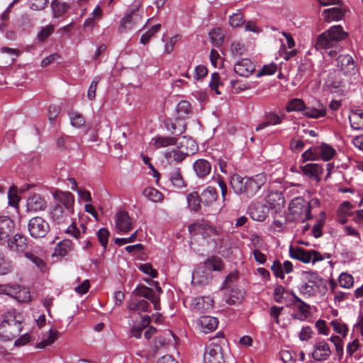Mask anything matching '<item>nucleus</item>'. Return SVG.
<instances>
[{
  "instance_id": "1",
  "label": "nucleus",
  "mask_w": 363,
  "mask_h": 363,
  "mask_svg": "<svg viewBox=\"0 0 363 363\" xmlns=\"http://www.w3.org/2000/svg\"><path fill=\"white\" fill-rule=\"evenodd\" d=\"M266 177L264 174L255 177H241L234 174L230 177V186L235 194L251 198L254 196L265 184Z\"/></svg>"
},
{
  "instance_id": "2",
  "label": "nucleus",
  "mask_w": 363,
  "mask_h": 363,
  "mask_svg": "<svg viewBox=\"0 0 363 363\" xmlns=\"http://www.w3.org/2000/svg\"><path fill=\"white\" fill-rule=\"evenodd\" d=\"M348 35V33L344 30L342 26H333L318 36L315 48L325 50L333 48H338V43L346 40Z\"/></svg>"
},
{
  "instance_id": "3",
  "label": "nucleus",
  "mask_w": 363,
  "mask_h": 363,
  "mask_svg": "<svg viewBox=\"0 0 363 363\" xmlns=\"http://www.w3.org/2000/svg\"><path fill=\"white\" fill-rule=\"evenodd\" d=\"M22 329L21 321L16 320L14 315L9 313L4 315V320L0 324V340L11 341L20 334Z\"/></svg>"
},
{
  "instance_id": "4",
  "label": "nucleus",
  "mask_w": 363,
  "mask_h": 363,
  "mask_svg": "<svg viewBox=\"0 0 363 363\" xmlns=\"http://www.w3.org/2000/svg\"><path fill=\"white\" fill-rule=\"evenodd\" d=\"M291 215L294 220H300L302 223L312 218V214L309 212L307 201L302 197H296L291 200L289 207Z\"/></svg>"
},
{
  "instance_id": "5",
  "label": "nucleus",
  "mask_w": 363,
  "mask_h": 363,
  "mask_svg": "<svg viewBox=\"0 0 363 363\" xmlns=\"http://www.w3.org/2000/svg\"><path fill=\"white\" fill-rule=\"evenodd\" d=\"M289 255L292 259H297L305 264L310 263L311 262L315 263L324 259V256L316 250H307L299 247H294L291 245L289 247Z\"/></svg>"
},
{
  "instance_id": "6",
  "label": "nucleus",
  "mask_w": 363,
  "mask_h": 363,
  "mask_svg": "<svg viewBox=\"0 0 363 363\" xmlns=\"http://www.w3.org/2000/svg\"><path fill=\"white\" fill-rule=\"evenodd\" d=\"M28 230L33 238H43L50 231V225L40 216H35L28 223Z\"/></svg>"
},
{
  "instance_id": "7",
  "label": "nucleus",
  "mask_w": 363,
  "mask_h": 363,
  "mask_svg": "<svg viewBox=\"0 0 363 363\" xmlns=\"http://www.w3.org/2000/svg\"><path fill=\"white\" fill-rule=\"evenodd\" d=\"M143 11L140 8L135 5L129 12L122 18L118 26V31L121 33H125L130 30L136 23L142 21Z\"/></svg>"
},
{
  "instance_id": "8",
  "label": "nucleus",
  "mask_w": 363,
  "mask_h": 363,
  "mask_svg": "<svg viewBox=\"0 0 363 363\" xmlns=\"http://www.w3.org/2000/svg\"><path fill=\"white\" fill-rule=\"evenodd\" d=\"M293 300L291 306L296 308L297 312L294 313L291 316L294 319L301 321L306 320L311 313V306L300 298L295 293L291 292Z\"/></svg>"
},
{
  "instance_id": "9",
  "label": "nucleus",
  "mask_w": 363,
  "mask_h": 363,
  "mask_svg": "<svg viewBox=\"0 0 363 363\" xmlns=\"http://www.w3.org/2000/svg\"><path fill=\"white\" fill-rule=\"evenodd\" d=\"M336 66L345 75L354 74L356 71L355 62L350 55H340L337 57Z\"/></svg>"
},
{
  "instance_id": "10",
  "label": "nucleus",
  "mask_w": 363,
  "mask_h": 363,
  "mask_svg": "<svg viewBox=\"0 0 363 363\" xmlns=\"http://www.w3.org/2000/svg\"><path fill=\"white\" fill-rule=\"evenodd\" d=\"M5 243L10 250L18 254L26 252L28 248V238L22 234L16 233L12 238H9Z\"/></svg>"
},
{
  "instance_id": "11",
  "label": "nucleus",
  "mask_w": 363,
  "mask_h": 363,
  "mask_svg": "<svg viewBox=\"0 0 363 363\" xmlns=\"http://www.w3.org/2000/svg\"><path fill=\"white\" fill-rule=\"evenodd\" d=\"M189 231L192 235H201L203 238L218 234L216 228L203 220L191 224L189 226Z\"/></svg>"
},
{
  "instance_id": "12",
  "label": "nucleus",
  "mask_w": 363,
  "mask_h": 363,
  "mask_svg": "<svg viewBox=\"0 0 363 363\" xmlns=\"http://www.w3.org/2000/svg\"><path fill=\"white\" fill-rule=\"evenodd\" d=\"M14 228V222L10 217L0 216V243H5L13 233Z\"/></svg>"
},
{
  "instance_id": "13",
  "label": "nucleus",
  "mask_w": 363,
  "mask_h": 363,
  "mask_svg": "<svg viewBox=\"0 0 363 363\" xmlns=\"http://www.w3.org/2000/svg\"><path fill=\"white\" fill-rule=\"evenodd\" d=\"M255 70L254 62L248 58L238 60L234 65V71L239 76L248 77Z\"/></svg>"
},
{
  "instance_id": "14",
  "label": "nucleus",
  "mask_w": 363,
  "mask_h": 363,
  "mask_svg": "<svg viewBox=\"0 0 363 363\" xmlns=\"http://www.w3.org/2000/svg\"><path fill=\"white\" fill-rule=\"evenodd\" d=\"M249 213L253 220L261 222L268 216L269 207L260 202L253 203L249 207Z\"/></svg>"
},
{
  "instance_id": "15",
  "label": "nucleus",
  "mask_w": 363,
  "mask_h": 363,
  "mask_svg": "<svg viewBox=\"0 0 363 363\" xmlns=\"http://www.w3.org/2000/svg\"><path fill=\"white\" fill-rule=\"evenodd\" d=\"M221 351L220 345H211L203 354L204 363H224Z\"/></svg>"
},
{
  "instance_id": "16",
  "label": "nucleus",
  "mask_w": 363,
  "mask_h": 363,
  "mask_svg": "<svg viewBox=\"0 0 363 363\" xmlns=\"http://www.w3.org/2000/svg\"><path fill=\"white\" fill-rule=\"evenodd\" d=\"M331 354L329 345L325 341L317 342L314 345V351L312 357L318 362L326 360Z\"/></svg>"
},
{
  "instance_id": "17",
  "label": "nucleus",
  "mask_w": 363,
  "mask_h": 363,
  "mask_svg": "<svg viewBox=\"0 0 363 363\" xmlns=\"http://www.w3.org/2000/svg\"><path fill=\"white\" fill-rule=\"evenodd\" d=\"M346 10L342 7H333L324 9L322 11V17L324 21L330 23L342 20L345 15Z\"/></svg>"
},
{
  "instance_id": "18",
  "label": "nucleus",
  "mask_w": 363,
  "mask_h": 363,
  "mask_svg": "<svg viewBox=\"0 0 363 363\" xmlns=\"http://www.w3.org/2000/svg\"><path fill=\"white\" fill-rule=\"evenodd\" d=\"M117 228L123 233H128L133 228L132 219L126 211H120L116 216Z\"/></svg>"
},
{
  "instance_id": "19",
  "label": "nucleus",
  "mask_w": 363,
  "mask_h": 363,
  "mask_svg": "<svg viewBox=\"0 0 363 363\" xmlns=\"http://www.w3.org/2000/svg\"><path fill=\"white\" fill-rule=\"evenodd\" d=\"M303 174L310 179H313L319 182L320 175L323 172V167L317 163H308L304 166L300 167Z\"/></svg>"
},
{
  "instance_id": "20",
  "label": "nucleus",
  "mask_w": 363,
  "mask_h": 363,
  "mask_svg": "<svg viewBox=\"0 0 363 363\" xmlns=\"http://www.w3.org/2000/svg\"><path fill=\"white\" fill-rule=\"evenodd\" d=\"M47 206L45 200L39 194H33L27 200V210L29 212L43 211Z\"/></svg>"
},
{
  "instance_id": "21",
  "label": "nucleus",
  "mask_w": 363,
  "mask_h": 363,
  "mask_svg": "<svg viewBox=\"0 0 363 363\" xmlns=\"http://www.w3.org/2000/svg\"><path fill=\"white\" fill-rule=\"evenodd\" d=\"M165 126L172 134L178 136L185 132L186 123L185 121L176 117L174 121L170 118L166 120Z\"/></svg>"
},
{
  "instance_id": "22",
  "label": "nucleus",
  "mask_w": 363,
  "mask_h": 363,
  "mask_svg": "<svg viewBox=\"0 0 363 363\" xmlns=\"http://www.w3.org/2000/svg\"><path fill=\"white\" fill-rule=\"evenodd\" d=\"M194 170L199 178H206L211 172V163L205 159L196 160L193 164Z\"/></svg>"
},
{
  "instance_id": "23",
  "label": "nucleus",
  "mask_w": 363,
  "mask_h": 363,
  "mask_svg": "<svg viewBox=\"0 0 363 363\" xmlns=\"http://www.w3.org/2000/svg\"><path fill=\"white\" fill-rule=\"evenodd\" d=\"M218 324V319L213 316L203 315L198 319V325L205 333H208L216 330Z\"/></svg>"
},
{
  "instance_id": "24",
  "label": "nucleus",
  "mask_w": 363,
  "mask_h": 363,
  "mask_svg": "<svg viewBox=\"0 0 363 363\" xmlns=\"http://www.w3.org/2000/svg\"><path fill=\"white\" fill-rule=\"evenodd\" d=\"M177 147L186 156L194 155L199 149L195 140L185 136L182 138Z\"/></svg>"
},
{
  "instance_id": "25",
  "label": "nucleus",
  "mask_w": 363,
  "mask_h": 363,
  "mask_svg": "<svg viewBox=\"0 0 363 363\" xmlns=\"http://www.w3.org/2000/svg\"><path fill=\"white\" fill-rule=\"evenodd\" d=\"M213 302V298L208 296L194 298L191 305L194 309L203 312L212 308Z\"/></svg>"
},
{
  "instance_id": "26",
  "label": "nucleus",
  "mask_w": 363,
  "mask_h": 363,
  "mask_svg": "<svg viewBox=\"0 0 363 363\" xmlns=\"http://www.w3.org/2000/svg\"><path fill=\"white\" fill-rule=\"evenodd\" d=\"M299 293L305 298L315 296L318 292H323L322 287L306 281L298 286Z\"/></svg>"
},
{
  "instance_id": "27",
  "label": "nucleus",
  "mask_w": 363,
  "mask_h": 363,
  "mask_svg": "<svg viewBox=\"0 0 363 363\" xmlns=\"http://www.w3.org/2000/svg\"><path fill=\"white\" fill-rule=\"evenodd\" d=\"M318 153V159L320 158L323 161H330L336 154V150L327 143H323L317 146Z\"/></svg>"
},
{
  "instance_id": "28",
  "label": "nucleus",
  "mask_w": 363,
  "mask_h": 363,
  "mask_svg": "<svg viewBox=\"0 0 363 363\" xmlns=\"http://www.w3.org/2000/svg\"><path fill=\"white\" fill-rule=\"evenodd\" d=\"M265 200L269 209L277 210V208H279L284 203V199L281 193L277 191L270 192Z\"/></svg>"
},
{
  "instance_id": "29",
  "label": "nucleus",
  "mask_w": 363,
  "mask_h": 363,
  "mask_svg": "<svg viewBox=\"0 0 363 363\" xmlns=\"http://www.w3.org/2000/svg\"><path fill=\"white\" fill-rule=\"evenodd\" d=\"M206 269L211 271L220 272L224 269L223 259L216 255H212L203 262Z\"/></svg>"
},
{
  "instance_id": "30",
  "label": "nucleus",
  "mask_w": 363,
  "mask_h": 363,
  "mask_svg": "<svg viewBox=\"0 0 363 363\" xmlns=\"http://www.w3.org/2000/svg\"><path fill=\"white\" fill-rule=\"evenodd\" d=\"M281 123V119L277 113L269 112L265 114L264 121L256 127L255 130L259 131L267 126L280 124Z\"/></svg>"
},
{
  "instance_id": "31",
  "label": "nucleus",
  "mask_w": 363,
  "mask_h": 363,
  "mask_svg": "<svg viewBox=\"0 0 363 363\" xmlns=\"http://www.w3.org/2000/svg\"><path fill=\"white\" fill-rule=\"evenodd\" d=\"M169 179L172 184L178 189L185 186V182L179 167L173 168L169 173Z\"/></svg>"
},
{
  "instance_id": "32",
  "label": "nucleus",
  "mask_w": 363,
  "mask_h": 363,
  "mask_svg": "<svg viewBox=\"0 0 363 363\" xmlns=\"http://www.w3.org/2000/svg\"><path fill=\"white\" fill-rule=\"evenodd\" d=\"M202 203L205 206H211L218 199V193L216 189L208 187L203 191L201 195Z\"/></svg>"
},
{
  "instance_id": "33",
  "label": "nucleus",
  "mask_w": 363,
  "mask_h": 363,
  "mask_svg": "<svg viewBox=\"0 0 363 363\" xmlns=\"http://www.w3.org/2000/svg\"><path fill=\"white\" fill-rule=\"evenodd\" d=\"M186 156L178 147H174L165 154V157L169 164L173 162H181L186 158Z\"/></svg>"
},
{
  "instance_id": "34",
  "label": "nucleus",
  "mask_w": 363,
  "mask_h": 363,
  "mask_svg": "<svg viewBox=\"0 0 363 363\" xmlns=\"http://www.w3.org/2000/svg\"><path fill=\"white\" fill-rule=\"evenodd\" d=\"M191 113V106L187 101H180L177 106V117L185 121Z\"/></svg>"
},
{
  "instance_id": "35",
  "label": "nucleus",
  "mask_w": 363,
  "mask_h": 363,
  "mask_svg": "<svg viewBox=\"0 0 363 363\" xmlns=\"http://www.w3.org/2000/svg\"><path fill=\"white\" fill-rule=\"evenodd\" d=\"M306 281H309L311 284H315L322 287L323 293H325L327 291V285L325 281L319 277L317 273L313 272H306Z\"/></svg>"
},
{
  "instance_id": "36",
  "label": "nucleus",
  "mask_w": 363,
  "mask_h": 363,
  "mask_svg": "<svg viewBox=\"0 0 363 363\" xmlns=\"http://www.w3.org/2000/svg\"><path fill=\"white\" fill-rule=\"evenodd\" d=\"M57 199L68 211L72 210L74 199L72 193L61 191L57 194Z\"/></svg>"
},
{
  "instance_id": "37",
  "label": "nucleus",
  "mask_w": 363,
  "mask_h": 363,
  "mask_svg": "<svg viewBox=\"0 0 363 363\" xmlns=\"http://www.w3.org/2000/svg\"><path fill=\"white\" fill-rule=\"evenodd\" d=\"M24 257L32 262L41 272H46L47 264L40 257L30 251L25 252Z\"/></svg>"
},
{
  "instance_id": "38",
  "label": "nucleus",
  "mask_w": 363,
  "mask_h": 363,
  "mask_svg": "<svg viewBox=\"0 0 363 363\" xmlns=\"http://www.w3.org/2000/svg\"><path fill=\"white\" fill-rule=\"evenodd\" d=\"M321 108H308L306 106L303 115L311 118H318L323 117L326 114V108L320 105Z\"/></svg>"
},
{
  "instance_id": "39",
  "label": "nucleus",
  "mask_w": 363,
  "mask_h": 363,
  "mask_svg": "<svg viewBox=\"0 0 363 363\" xmlns=\"http://www.w3.org/2000/svg\"><path fill=\"white\" fill-rule=\"evenodd\" d=\"M69 118L71 125L75 128H80L85 123V118L84 116L79 111L71 110L69 113Z\"/></svg>"
},
{
  "instance_id": "40",
  "label": "nucleus",
  "mask_w": 363,
  "mask_h": 363,
  "mask_svg": "<svg viewBox=\"0 0 363 363\" xmlns=\"http://www.w3.org/2000/svg\"><path fill=\"white\" fill-rule=\"evenodd\" d=\"M154 140V145L156 148L165 147L177 144V139L173 137L158 136Z\"/></svg>"
},
{
  "instance_id": "41",
  "label": "nucleus",
  "mask_w": 363,
  "mask_h": 363,
  "mask_svg": "<svg viewBox=\"0 0 363 363\" xmlns=\"http://www.w3.org/2000/svg\"><path fill=\"white\" fill-rule=\"evenodd\" d=\"M305 108L306 105L304 101L297 98L290 100L286 106V111L288 113L292 111H303Z\"/></svg>"
},
{
  "instance_id": "42",
  "label": "nucleus",
  "mask_w": 363,
  "mask_h": 363,
  "mask_svg": "<svg viewBox=\"0 0 363 363\" xmlns=\"http://www.w3.org/2000/svg\"><path fill=\"white\" fill-rule=\"evenodd\" d=\"M187 202L189 208L195 212H197L201 208V199L198 193L192 192L187 196Z\"/></svg>"
},
{
  "instance_id": "43",
  "label": "nucleus",
  "mask_w": 363,
  "mask_h": 363,
  "mask_svg": "<svg viewBox=\"0 0 363 363\" xmlns=\"http://www.w3.org/2000/svg\"><path fill=\"white\" fill-rule=\"evenodd\" d=\"M143 195L153 202H160L163 199L162 194L155 188H146L143 191Z\"/></svg>"
},
{
  "instance_id": "44",
  "label": "nucleus",
  "mask_w": 363,
  "mask_h": 363,
  "mask_svg": "<svg viewBox=\"0 0 363 363\" xmlns=\"http://www.w3.org/2000/svg\"><path fill=\"white\" fill-rule=\"evenodd\" d=\"M351 127L354 130H363V112L358 113H354L350 117Z\"/></svg>"
},
{
  "instance_id": "45",
  "label": "nucleus",
  "mask_w": 363,
  "mask_h": 363,
  "mask_svg": "<svg viewBox=\"0 0 363 363\" xmlns=\"http://www.w3.org/2000/svg\"><path fill=\"white\" fill-rule=\"evenodd\" d=\"M209 38L211 42L216 46L223 44L224 35L221 28H216L209 33Z\"/></svg>"
},
{
  "instance_id": "46",
  "label": "nucleus",
  "mask_w": 363,
  "mask_h": 363,
  "mask_svg": "<svg viewBox=\"0 0 363 363\" xmlns=\"http://www.w3.org/2000/svg\"><path fill=\"white\" fill-rule=\"evenodd\" d=\"M338 282L341 287L350 289L353 286L354 279L351 274L342 272L338 277Z\"/></svg>"
},
{
  "instance_id": "47",
  "label": "nucleus",
  "mask_w": 363,
  "mask_h": 363,
  "mask_svg": "<svg viewBox=\"0 0 363 363\" xmlns=\"http://www.w3.org/2000/svg\"><path fill=\"white\" fill-rule=\"evenodd\" d=\"M161 25L160 23L152 26L145 33L143 34L140 38V43L146 45L150 39L160 30Z\"/></svg>"
},
{
  "instance_id": "48",
  "label": "nucleus",
  "mask_w": 363,
  "mask_h": 363,
  "mask_svg": "<svg viewBox=\"0 0 363 363\" xmlns=\"http://www.w3.org/2000/svg\"><path fill=\"white\" fill-rule=\"evenodd\" d=\"M58 333L57 330H50L48 337L38 343L36 347L38 349H43L45 347L50 345L57 339Z\"/></svg>"
},
{
  "instance_id": "49",
  "label": "nucleus",
  "mask_w": 363,
  "mask_h": 363,
  "mask_svg": "<svg viewBox=\"0 0 363 363\" xmlns=\"http://www.w3.org/2000/svg\"><path fill=\"white\" fill-rule=\"evenodd\" d=\"M13 296L21 302H26L30 300V294L28 289L20 285L18 290L13 292Z\"/></svg>"
},
{
  "instance_id": "50",
  "label": "nucleus",
  "mask_w": 363,
  "mask_h": 363,
  "mask_svg": "<svg viewBox=\"0 0 363 363\" xmlns=\"http://www.w3.org/2000/svg\"><path fill=\"white\" fill-rule=\"evenodd\" d=\"M155 293L152 289L144 285L138 286L133 291V294L136 296H143L149 299Z\"/></svg>"
},
{
  "instance_id": "51",
  "label": "nucleus",
  "mask_w": 363,
  "mask_h": 363,
  "mask_svg": "<svg viewBox=\"0 0 363 363\" xmlns=\"http://www.w3.org/2000/svg\"><path fill=\"white\" fill-rule=\"evenodd\" d=\"M52 8L55 17H60L67 11L68 9V5L65 3L54 0L52 3Z\"/></svg>"
},
{
  "instance_id": "52",
  "label": "nucleus",
  "mask_w": 363,
  "mask_h": 363,
  "mask_svg": "<svg viewBox=\"0 0 363 363\" xmlns=\"http://www.w3.org/2000/svg\"><path fill=\"white\" fill-rule=\"evenodd\" d=\"M96 235L101 245L106 250L110 235L108 230L106 228H101L97 231Z\"/></svg>"
},
{
  "instance_id": "53",
  "label": "nucleus",
  "mask_w": 363,
  "mask_h": 363,
  "mask_svg": "<svg viewBox=\"0 0 363 363\" xmlns=\"http://www.w3.org/2000/svg\"><path fill=\"white\" fill-rule=\"evenodd\" d=\"M330 340L333 342L335 347L336 355L340 361L343 356V341L339 336H332Z\"/></svg>"
},
{
  "instance_id": "54",
  "label": "nucleus",
  "mask_w": 363,
  "mask_h": 363,
  "mask_svg": "<svg viewBox=\"0 0 363 363\" xmlns=\"http://www.w3.org/2000/svg\"><path fill=\"white\" fill-rule=\"evenodd\" d=\"M13 270L12 261L6 259L5 257L0 262V275L8 274Z\"/></svg>"
},
{
  "instance_id": "55",
  "label": "nucleus",
  "mask_w": 363,
  "mask_h": 363,
  "mask_svg": "<svg viewBox=\"0 0 363 363\" xmlns=\"http://www.w3.org/2000/svg\"><path fill=\"white\" fill-rule=\"evenodd\" d=\"M245 22L243 14L238 11L229 16V23L232 27L241 26Z\"/></svg>"
},
{
  "instance_id": "56",
  "label": "nucleus",
  "mask_w": 363,
  "mask_h": 363,
  "mask_svg": "<svg viewBox=\"0 0 363 363\" xmlns=\"http://www.w3.org/2000/svg\"><path fill=\"white\" fill-rule=\"evenodd\" d=\"M221 84L220 81V75L217 72H213L211 76V81L209 82V86L212 91L218 95L221 94V92L218 90V86Z\"/></svg>"
},
{
  "instance_id": "57",
  "label": "nucleus",
  "mask_w": 363,
  "mask_h": 363,
  "mask_svg": "<svg viewBox=\"0 0 363 363\" xmlns=\"http://www.w3.org/2000/svg\"><path fill=\"white\" fill-rule=\"evenodd\" d=\"M303 162L308 161V160H318V153L317 150V146L315 147H311L305 151L302 155Z\"/></svg>"
},
{
  "instance_id": "58",
  "label": "nucleus",
  "mask_w": 363,
  "mask_h": 363,
  "mask_svg": "<svg viewBox=\"0 0 363 363\" xmlns=\"http://www.w3.org/2000/svg\"><path fill=\"white\" fill-rule=\"evenodd\" d=\"M330 325L333 326L334 331L338 334L342 335L343 337H345L348 332V328L347 325L344 323L339 322L338 320H333L330 323Z\"/></svg>"
},
{
  "instance_id": "59",
  "label": "nucleus",
  "mask_w": 363,
  "mask_h": 363,
  "mask_svg": "<svg viewBox=\"0 0 363 363\" xmlns=\"http://www.w3.org/2000/svg\"><path fill=\"white\" fill-rule=\"evenodd\" d=\"M51 216L54 221L60 223L64 220V212L62 207L60 205H57L54 207L51 212Z\"/></svg>"
},
{
  "instance_id": "60",
  "label": "nucleus",
  "mask_w": 363,
  "mask_h": 363,
  "mask_svg": "<svg viewBox=\"0 0 363 363\" xmlns=\"http://www.w3.org/2000/svg\"><path fill=\"white\" fill-rule=\"evenodd\" d=\"M280 358L284 363H295L296 354L288 350H282L279 352Z\"/></svg>"
},
{
  "instance_id": "61",
  "label": "nucleus",
  "mask_w": 363,
  "mask_h": 363,
  "mask_svg": "<svg viewBox=\"0 0 363 363\" xmlns=\"http://www.w3.org/2000/svg\"><path fill=\"white\" fill-rule=\"evenodd\" d=\"M270 269L276 277L280 278L281 279H284L282 264L279 260H275L271 266Z\"/></svg>"
},
{
  "instance_id": "62",
  "label": "nucleus",
  "mask_w": 363,
  "mask_h": 363,
  "mask_svg": "<svg viewBox=\"0 0 363 363\" xmlns=\"http://www.w3.org/2000/svg\"><path fill=\"white\" fill-rule=\"evenodd\" d=\"M72 242L70 240H63L58 245V254L60 256H65L67 255V251L72 249Z\"/></svg>"
},
{
  "instance_id": "63",
  "label": "nucleus",
  "mask_w": 363,
  "mask_h": 363,
  "mask_svg": "<svg viewBox=\"0 0 363 363\" xmlns=\"http://www.w3.org/2000/svg\"><path fill=\"white\" fill-rule=\"evenodd\" d=\"M277 70V66L275 63H271L269 65H264L261 70L257 74V76L262 75H272L275 74Z\"/></svg>"
},
{
  "instance_id": "64",
  "label": "nucleus",
  "mask_w": 363,
  "mask_h": 363,
  "mask_svg": "<svg viewBox=\"0 0 363 363\" xmlns=\"http://www.w3.org/2000/svg\"><path fill=\"white\" fill-rule=\"evenodd\" d=\"M194 72L195 74L194 77V79L197 81L202 80L208 74V69L203 65L196 66L195 67Z\"/></svg>"
}]
</instances>
